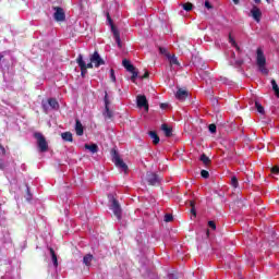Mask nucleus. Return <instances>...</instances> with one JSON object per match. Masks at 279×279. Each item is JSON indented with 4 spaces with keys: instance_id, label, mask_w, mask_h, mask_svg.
Returning a JSON list of instances; mask_svg holds the SVG:
<instances>
[{
    "instance_id": "obj_3",
    "label": "nucleus",
    "mask_w": 279,
    "mask_h": 279,
    "mask_svg": "<svg viewBox=\"0 0 279 279\" xmlns=\"http://www.w3.org/2000/svg\"><path fill=\"white\" fill-rule=\"evenodd\" d=\"M112 162H114L118 169H122L124 172L128 171V165L123 162V159H121V157H119V153H117V150H112Z\"/></svg>"
},
{
    "instance_id": "obj_13",
    "label": "nucleus",
    "mask_w": 279,
    "mask_h": 279,
    "mask_svg": "<svg viewBox=\"0 0 279 279\" xmlns=\"http://www.w3.org/2000/svg\"><path fill=\"white\" fill-rule=\"evenodd\" d=\"M75 132H76L77 136L84 135V126L82 125V122L80 120H76Z\"/></svg>"
},
{
    "instance_id": "obj_40",
    "label": "nucleus",
    "mask_w": 279,
    "mask_h": 279,
    "mask_svg": "<svg viewBox=\"0 0 279 279\" xmlns=\"http://www.w3.org/2000/svg\"><path fill=\"white\" fill-rule=\"evenodd\" d=\"M160 53H162L163 56H167V58H169V53H167V50L165 48H159Z\"/></svg>"
},
{
    "instance_id": "obj_43",
    "label": "nucleus",
    "mask_w": 279,
    "mask_h": 279,
    "mask_svg": "<svg viewBox=\"0 0 279 279\" xmlns=\"http://www.w3.org/2000/svg\"><path fill=\"white\" fill-rule=\"evenodd\" d=\"M93 62L90 61L89 63H85V69H93Z\"/></svg>"
},
{
    "instance_id": "obj_25",
    "label": "nucleus",
    "mask_w": 279,
    "mask_h": 279,
    "mask_svg": "<svg viewBox=\"0 0 279 279\" xmlns=\"http://www.w3.org/2000/svg\"><path fill=\"white\" fill-rule=\"evenodd\" d=\"M183 10H185V12H191V10H193V3L187 2L182 4Z\"/></svg>"
},
{
    "instance_id": "obj_47",
    "label": "nucleus",
    "mask_w": 279,
    "mask_h": 279,
    "mask_svg": "<svg viewBox=\"0 0 279 279\" xmlns=\"http://www.w3.org/2000/svg\"><path fill=\"white\" fill-rule=\"evenodd\" d=\"M145 77H149V73H148V72H146V73L144 74V76H142V78H145Z\"/></svg>"
},
{
    "instance_id": "obj_37",
    "label": "nucleus",
    "mask_w": 279,
    "mask_h": 279,
    "mask_svg": "<svg viewBox=\"0 0 279 279\" xmlns=\"http://www.w3.org/2000/svg\"><path fill=\"white\" fill-rule=\"evenodd\" d=\"M201 175H202V178H208L210 174L208 173V171H206V170H202V172H201Z\"/></svg>"
},
{
    "instance_id": "obj_11",
    "label": "nucleus",
    "mask_w": 279,
    "mask_h": 279,
    "mask_svg": "<svg viewBox=\"0 0 279 279\" xmlns=\"http://www.w3.org/2000/svg\"><path fill=\"white\" fill-rule=\"evenodd\" d=\"M251 16H253L256 23H260V16H263V13L260 12V9H258V7L253 5L251 10Z\"/></svg>"
},
{
    "instance_id": "obj_22",
    "label": "nucleus",
    "mask_w": 279,
    "mask_h": 279,
    "mask_svg": "<svg viewBox=\"0 0 279 279\" xmlns=\"http://www.w3.org/2000/svg\"><path fill=\"white\" fill-rule=\"evenodd\" d=\"M50 256L54 267H58V256L56 255V251H53V248H50Z\"/></svg>"
},
{
    "instance_id": "obj_41",
    "label": "nucleus",
    "mask_w": 279,
    "mask_h": 279,
    "mask_svg": "<svg viewBox=\"0 0 279 279\" xmlns=\"http://www.w3.org/2000/svg\"><path fill=\"white\" fill-rule=\"evenodd\" d=\"M205 8H207V10H213V5L209 1H205Z\"/></svg>"
},
{
    "instance_id": "obj_27",
    "label": "nucleus",
    "mask_w": 279,
    "mask_h": 279,
    "mask_svg": "<svg viewBox=\"0 0 279 279\" xmlns=\"http://www.w3.org/2000/svg\"><path fill=\"white\" fill-rule=\"evenodd\" d=\"M229 43H231L232 47H235L236 51H241V48L239 47V45H236V41L234 40V38H232V36H229Z\"/></svg>"
},
{
    "instance_id": "obj_54",
    "label": "nucleus",
    "mask_w": 279,
    "mask_h": 279,
    "mask_svg": "<svg viewBox=\"0 0 279 279\" xmlns=\"http://www.w3.org/2000/svg\"><path fill=\"white\" fill-rule=\"evenodd\" d=\"M267 1V3H269V0H266Z\"/></svg>"
},
{
    "instance_id": "obj_1",
    "label": "nucleus",
    "mask_w": 279,
    "mask_h": 279,
    "mask_svg": "<svg viewBox=\"0 0 279 279\" xmlns=\"http://www.w3.org/2000/svg\"><path fill=\"white\" fill-rule=\"evenodd\" d=\"M256 53H257L256 56L257 66L260 73H263V75H267L269 73V70L266 66L267 59L265 58V53L263 52V49L258 48Z\"/></svg>"
},
{
    "instance_id": "obj_17",
    "label": "nucleus",
    "mask_w": 279,
    "mask_h": 279,
    "mask_svg": "<svg viewBox=\"0 0 279 279\" xmlns=\"http://www.w3.org/2000/svg\"><path fill=\"white\" fill-rule=\"evenodd\" d=\"M61 138L68 143H73V134L71 132H64L61 134Z\"/></svg>"
},
{
    "instance_id": "obj_29",
    "label": "nucleus",
    "mask_w": 279,
    "mask_h": 279,
    "mask_svg": "<svg viewBox=\"0 0 279 279\" xmlns=\"http://www.w3.org/2000/svg\"><path fill=\"white\" fill-rule=\"evenodd\" d=\"M201 161L205 165H210V158H208V156H206L205 154L201 156Z\"/></svg>"
},
{
    "instance_id": "obj_33",
    "label": "nucleus",
    "mask_w": 279,
    "mask_h": 279,
    "mask_svg": "<svg viewBox=\"0 0 279 279\" xmlns=\"http://www.w3.org/2000/svg\"><path fill=\"white\" fill-rule=\"evenodd\" d=\"M190 206H191V213H192V215H194V217L197 215L196 213H195V202H193V201H191L190 202Z\"/></svg>"
},
{
    "instance_id": "obj_51",
    "label": "nucleus",
    "mask_w": 279,
    "mask_h": 279,
    "mask_svg": "<svg viewBox=\"0 0 279 279\" xmlns=\"http://www.w3.org/2000/svg\"><path fill=\"white\" fill-rule=\"evenodd\" d=\"M165 107H167V105H165V104H161V108H165Z\"/></svg>"
},
{
    "instance_id": "obj_4",
    "label": "nucleus",
    "mask_w": 279,
    "mask_h": 279,
    "mask_svg": "<svg viewBox=\"0 0 279 279\" xmlns=\"http://www.w3.org/2000/svg\"><path fill=\"white\" fill-rule=\"evenodd\" d=\"M35 138L37 140V145L40 151H47L49 149V145L47 144V140L43 135V133H35Z\"/></svg>"
},
{
    "instance_id": "obj_7",
    "label": "nucleus",
    "mask_w": 279,
    "mask_h": 279,
    "mask_svg": "<svg viewBox=\"0 0 279 279\" xmlns=\"http://www.w3.org/2000/svg\"><path fill=\"white\" fill-rule=\"evenodd\" d=\"M105 119H112V111L110 110V99L108 98V94L105 95V111H104Z\"/></svg>"
},
{
    "instance_id": "obj_34",
    "label": "nucleus",
    "mask_w": 279,
    "mask_h": 279,
    "mask_svg": "<svg viewBox=\"0 0 279 279\" xmlns=\"http://www.w3.org/2000/svg\"><path fill=\"white\" fill-rule=\"evenodd\" d=\"M208 129L211 134H215V132H217V125L215 124H209Z\"/></svg>"
},
{
    "instance_id": "obj_44",
    "label": "nucleus",
    "mask_w": 279,
    "mask_h": 279,
    "mask_svg": "<svg viewBox=\"0 0 279 279\" xmlns=\"http://www.w3.org/2000/svg\"><path fill=\"white\" fill-rule=\"evenodd\" d=\"M0 154L2 156H5V148L3 146L0 145Z\"/></svg>"
},
{
    "instance_id": "obj_28",
    "label": "nucleus",
    "mask_w": 279,
    "mask_h": 279,
    "mask_svg": "<svg viewBox=\"0 0 279 279\" xmlns=\"http://www.w3.org/2000/svg\"><path fill=\"white\" fill-rule=\"evenodd\" d=\"M231 186H233V189L239 187V179H236V177L231 178Z\"/></svg>"
},
{
    "instance_id": "obj_2",
    "label": "nucleus",
    "mask_w": 279,
    "mask_h": 279,
    "mask_svg": "<svg viewBox=\"0 0 279 279\" xmlns=\"http://www.w3.org/2000/svg\"><path fill=\"white\" fill-rule=\"evenodd\" d=\"M110 210H112L114 217H117V219L121 221V215L123 210L121 209V205L119 204V201H117V198L114 197H111Z\"/></svg>"
},
{
    "instance_id": "obj_45",
    "label": "nucleus",
    "mask_w": 279,
    "mask_h": 279,
    "mask_svg": "<svg viewBox=\"0 0 279 279\" xmlns=\"http://www.w3.org/2000/svg\"><path fill=\"white\" fill-rule=\"evenodd\" d=\"M168 279H178V277L174 274L168 275Z\"/></svg>"
},
{
    "instance_id": "obj_36",
    "label": "nucleus",
    "mask_w": 279,
    "mask_h": 279,
    "mask_svg": "<svg viewBox=\"0 0 279 279\" xmlns=\"http://www.w3.org/2000/svg\"><path fill=\"white\" fill-rule=\"evenodd\" d=\"M110 78L113 82H117V76H114V70H110Z\"/></svg>"
},
{
    "instance_id": "obj_12",
    "label": "nucleus",
    "mask_w": 279,
    "mask_h": 279,
    "mask_svg": "<svg viewBox=\"0 0 279 279\" xmlns=\"http://www.w3.org/2000/svg\"><path fill=\"white\" fill-rule=\"evenodd\" d=\"M175 97L180 101H184V99H186V97H189V92L186 89L179 88L175 94Z\"/></svg>"
},
{
    "instance_id": "obj_23",
    "label": "nucleus",
    "mask_w": 279,
    "mask_h": 279,
    "mask_svg": "<svg viewBox=\"0 0 279 279\" xmlns=\"http://www.w3.org/2000/svg\"><path fill=\"white\" fill-rule=\"evenodd\" d=\"M161 130L166 136H171V128H169L167 124H162Z\"/></svg>"
},
{
    "instance_id": "obj_52",
    "label": "nucleus",
    "mask_w": 279,
    "mask_h": 279,
    "mask_svg": "<svg viewBox=\"0 0 279 279\" xmlns=\"http://www.w3.org/2000/svg\"><path fill=\"white\" fill-rule=\"evenodd\" d=\"M108 21L111 23L112 20H110V16H108Z\"/></svg>"
},
{
    "instance_id": "obj_42",
    "label": "nucleus",
    "mask_w": 279,
    "mask_h": 279,
    "mask_svg": "<svg viewBox=\"0 0 279 279\" xmlns=\"http://www.w3.org/2000/svg\"><path fill=\"white\" fill-rule=\"evenodd\" d=\"M3 62H5V59L0 54V69H3Z\"/></svg>"
},
{
    "instance_id": "obj_24",
    "label": "nucleus",
    "mask_w": 279,
    "mask_h": 279,
    "mask_svg": "<svg viewBox=\"0 0 279 279\" xmlns=\"http://www.w3.org/2000/svg\"><path fill=\"white\" fill-rule=\"evenodd\" d=\"M271 86H272V90L275 92L277 97H279V87H278V83H276V80L271 81Z\"/></svg>"
},
{
    "instance_id": "obj_32",
    "label": "nucleus",
    "mask_w": 279,
    "mask_h": 279,
    "mask_svg": "<svg viewBox=\"0 0 279 279\" xmlns=\"http://www.w3.org/2000/svg\"><path fill=\"white\" fill-rule=\"evenodd\" d=\"M165 221L166 223H169L170 221H173V216L171 214L165 215Z\"/></svg>"
},
{
    "instance_id": "obj_6",
    "label": "nucleus",
    "mask_w": 279,
    "mask_h": 279,
    "mask_svg": "<svg viewBox=\"0 0 279 279\" xmlns=\"http://www.w3.org/2000/svg\"><path fill=\"white\" fill-rule=\"evenodd\" d=\"M90 62H93L94 66L96 69H99V66H102V64H106V61H104L101 59V56H99V52L95 51L92 56H90Z\"/></svg>"
},
{
    "instance_id": "obj_21",
    "label": "nucleus",
    "mask_w": 279,
    "mask_h": 279,
    "mask_svg": "<svg viewBox=\"0 0 279 279\" xmlns=\"http://www.w3.org/2000/svg\"><path fill=\"white\" fill-rule=\"evenodd\" d=\"M85 149H88L92 154H97V151H99V147L96 144H86Z\"/></svg>"
},
{
    "instance_id": "obj_26",
    "label": "nucleus",
    "mask_w": 279,
    "mask_h": 279,
    "mask_svg": "<svg viewBox=\"0 0 279 279\" xmlns=\"http://www.w3.org/2000/svg\"><path fill=\"white\" fill-rule=\"evenodd\" d=\"M255 108L257 109V112H259V114H265V108H263L262 104L255 102Z\"/></svg>"
},
{
    "instance_id": "obj_30",
    "label": "nucleus",
    "mask_w": 279,
    "mask_h": 279,
    "mask_svg": "<svg viewBox=\"0 0 279 279\" xmlns=\"http://www.w3.org/2000/svg\"><path fill=\"white\" fill-rule=\"evenodd\" d=\"M131 73H132V76H131L132 82H136V78L138 77V72L136 71V68L133 71H131Z\"/></svg>"
},
{
    "instance_id": "obj_5",
    "label": "nucleus",
    "mask_w": 279,
    "mask_h": 279,
    "mask_svg": "<svg viewBox=\"0 0 279 279\" xmlns=\"http://www.w3.org/2000/svg\"><path fill=\"white\" fill-rule=\"evenodd\" d=\"M146 181L150 186H158V184H160V177L155 172H147Z\"/></svg>"
},
{
    "instance_id": "obj_10",
    "label": "nucleus",
    "mask_w": 279,
    "mask_h": 279,
    "mask_svg": "<svg viewBox=\"0 0 279 279\" xmlns=\"http://www.w3.org/2000/svg\"><path fill=\"white\" fill-rule=\"evenodd\" d=\"M137 107L144 108L146 112L149 111V104H147V97L137 96Z\"/></svg>"
},
{
    "instance_id": "obj_35",
    "label": "nucleus",
    "mask_w": 279,
    "mask_h": 279,
    "mask_svg": "<svg viewBox=\"0 0 279 279\" xmlns=\"http://www.w3.org/2000/svg\"><path fill=\"white\" fill-rule=\"evenodd\" d=\"M271 173H274L275 175H278L279 174V167L278 166H275L271 168Z\"/></svg>"
},
{
    "instance_id": "obj_15",
    "label": "nucleus",
    "mask_w": 279,
    "mask_h": 279,
    "mask_svg": "<svg viewBox=\"0 0 279 279\" xmlns=\"http://www.w3.org/2000/svg\"><path fill=\"white\" fill-rule=\"evenodd\" d=\"M122 65L124 66V69H126V71H129V73H131V71H134L136 69V68H134L132 62H130V60H128V59H124L122 61Z\"/></svg>"
},
{
    "instance_id": "obj_8",
    "label": "nucleus",
    "mask_w": 279,
    "mask_h": 279,
    "mask_svg": "<svg viewBox=\"0 0 279 279\" xmlns=\"http://www.w3.org/2000/svg\"><path fill=\"white\" fill-rule=\"evenodd\" d=\"M53 10L56 11L53 14L54 21L62 22L66 17L64 14V9L60 7H54Z\"/></svg>"
},
{
    "instance_id": "obj_9",
    "label": "nucleus",
    "mask_w": 279,
    "mask_h": 279,
    "mask_svg": "<svg viewBox=\"0 0 279 279\" xmlns=\"http://www.w3.org/2000/svg\"><path fill=\"white\" fill-rule=\"evenodd\" d=\"M76 62L81 69V75L84 77L86 73H88V70L86 69V61H84V57L82 54H78L76 58Z\"/></svg>"
},
{
    "instance_id": "obj_50",
    "label": "nucleus",
    "mask_w": 279,
    "mask_h": 279,
    "mask_svg": "<svg viewBox=\"0 0 279 279\" xmlns=\"http://www.w3.org/2000/svg\"><path fill=\"white\" fill-rule=\"evenodd\" d=\"M255 1V3H260V0H254Z\"/></svg>"
},
{
    "instance_id": "obj_19",
    "label": "nucleus",
    "mask_w": 279,
    "mask_h": 279,
    "mask_svg": "<svg viewBox=\"0 0 279 279\" xmlns=\"http://www.w3.org/2000/svg\"><path fill=\"white\" fill-rule=\"evenodd\" d=\"M149 136H150V138H153L154 145H158V143H160V137L158 136V134L155 131H150Z\"/></svg>"
},
{
    "instance_id": "obj_18",
    "label": "nucleus",
    "mask_w": 279,
    "mask_h": 279,
    "mask_svg": "<svg viewBox=\"0 0 279 279\" xmlns=\"http://www.w3.org/2000/svg\"><path fill=\"white\" fill-rule=\"evenodd\" d=\"M168 60L171 64V66L175 65V66H180V61H178V57L168 54Z\"/></svg>"
},
{
    "instance_id": "obj_38",
    "label": "nucleus",
    "mask_w": 279,
    "mask_h": 279,
    "mask_svg": "<svg viewBox=\"0 0 279 279\" xmlns=\"http://www.w3.org/2000/svg\"><path fill=\"white\" fill-rule=\"evenodd\" d=\"M26 201L32 202V193L29 192V187H27Z\"/></svg>"
},
{
    "instance_id": "obj_14",
    "label": "nucleus",
    "mask_w": 279,
    "mask_h": 279,
    "mask_svg": "<svg viewBox=\"0 0 279 279\" xmlns=\"http://www.w3.org/2000/svg\"><path fill=\"white\" fill-rule=\"evenodd\" d=\"M112 32H113V38L119 47V49H121L122 45H121V37L119 36V31H117L114 28V26L111 27Z\"/></svg>"
},
{
    "instance_id": "obj_49",
    "label": "nucleus",
    "mask_w": 279,
    "mask_h": 279,
    "mask_svg": "<svg viewBox=\"0 0 279 279\" xmlns=\"http://www.w3.org/2000/svg\"><path fill=\"white\" fill-rule=\"evenodd\" d=\"M236 64L241 65L243 64V61H236Z\"/></svg>"
},
{
    "instance_id": "obj_20",
    "label": "nucleus",
    "mask_w": 279,
    "mask_h": 279,
    "mask_svg": "<svg viewBox=\"0 0 279 279\" xmlns=\"http://www.w3.org/2000/svg\"><path fill=\"white\" fill-rule=\"evenodd\" d=\"M93 254H87L83 257V263L86 267H90V263H93Z\"/></svg>"
},
{
    "instance_id": "obj_31",
    "label": "nucleus",
    "mask_w": 279,
    "mask_h": 279,
    "mask_svg": "<svg viewBox=\"0 0 279 279\" xmlns=\"http://www.w3.org/2000/svg\"><path fill=\"white\" fill-rule=\"evenodd\" d=\"M43 109H44V112H45L46 114H48L49 111L51 110L49 104H47V102H45V101H43Z\"/></svg>"
},
{
    "instance_id": "obj_39",
    "label": "nucleus",
    "mask_w": 279,
    "mask_h": 279,
    "mask_svg": "<svg viewBox=\"0 0 279 279\" xmlns=\"http://www.w3.org/2000/svg\"><path fill=\"white\" fill-rule=\"evenodd\" d=\"M209 228H211V230H216L217 226L215 225V221H209L208 222Z\"/></svg>"
},
{
    "instance_id": "obj_48",
    "label": "nucleus",
    "mask_w": 279,
    "mask_h": 279,
    "mask_svg": "<svg viewBox=\"0 0 279 279\" xmlns=\"http://www.w3.org/2000/svg\"><path fill=\"white\" fill-rule=\"evenodd\" d=\"M0 169H3V160H0Z\"/></svg>"
},
{
    "instance_id": "obj_16",
    "label": "nucleus",
    "mask_w": 279,
    "mask_h": 279,
    "mask_svg": "<svg viewBox=\"0 0 279 279\" xmlns=\"http://www.w3.org/2000/svg\"><path fill=\"white\" fill-rule=\"evenodd\" d=\"M48 106H50L51 110H58V108H60V105L56 98L48 99Z\"/></svg>"
},
{
    "instance_id": "obj_53",
    "label": "nucleus",
    "mask_w": 279,
    "mask_h": 279,
    "mask_svg": "<svg viewBox=\"0 0 279 279\" xmlns=\"http://www.w3.org/2000/svg\"><path fill=\"white\" fill-rule=\"evenodd\" d=\"M234 56H235L234 52H232V58H234Z\"/></svg>"
},
{
    "instance_id": "obj_46",
    "label": "nucleus",
    "mask_w": 279,
    "mask_h": 279,
    "mask_svg": "<svg viewBox=\"0 0 279 279\" xmlns=\"http://www.w3.org/2000/svg\"><path fill=\"white\" fill-rule=\"evenodd\" d=\"M235 5H239L241 0H232Z\"/></svg>"
}]
</instances>
